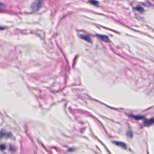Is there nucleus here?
Masks as SVG:
<instances>
[{
  "label": "nucleus",
  "instance_id": "f03ea898",
  "mask_svg": "<svg viewBox=\"0 0 154 154\" xmlns=\"http://www.w3.org/2000/svg\"><path fill=\"white\" fill-rule=\"evenodd\" d=\"M43 0H36L31 5V8L33 12L38 10L42 6Z\"/></svg>",
  "mask_w": 154,
  "mask_h": 154
},
{
  "label": "nucleus",
  "instance_id": "39448f33",
  "mask_svg": "<svg viewBox=\"0 0 154 154\" xmlns=\"http://www.w3.org/2000/svg\"><path fill=\"white\" fill-rule=\"evenodd\" d=\"M0 12H7L8 13H11V11L8 10L6 9L5 4L1 2H0Z\"/></svg>",
  "mask_w": 154,
  "mask_h": 154
},
{
  "label": "nucleus",
  "instance_id": "423d86ee",
  "mask_svg": "<svg viewBox=\"0 0 154 154\" xmlns=\"http://www.w3.org/2000/svg\"><path fill=\"white\" fill-rule=\"evenodd\" d=\"M113 143L117 146L119 147H121L125 150L127 149L126 144L123 142L119 141H114Z\"/></svg>",
  "mask_w": 154,
  "mask_h": 154
},
{
  "label": "nucleus",
  "instance_id": "412c9836",
  "mask_svg": "<svg viewBox=\"0 0 154 154\" xmlns=\"http://www.w3.org/2000/svg\"><path fill=\"white\" fill-rule=\"evenodd\" d=\"M97 139L99 141H100L102 144H103V143H102V142H101L100 140H99L97 138Z\"/></svg>",
  "mask_w": 154,
  "mask_h": 154
},
{
  "label": "nucleus",
  "instance_id": "a211bd4d",
  "mask_svg": "<svg viewBox=\"0 0 154 154\" xmlns=\"http://www.w3.org/2000/svg\"><path fill=\"white\" fill-rule=\"evenodd\" d=\"M5 28L4 27H0V30H2L4 29Z\"/></svg>",
  "mask_w": 154,
  "mask_h": 154
},
{
  "label": "nucleus",
  "instance_id": "ddd939ff",
  "mask_svg": "<svg viewBox=\"0 0 154 154\" xmlns=\"http://www.w3.org/2000/svg\"><path fill=\"white\" fill-rule=\"evenodd\" d=\"M77 57H78L77 56H76L75 57V59H74V60L73 62V66H74V65L76 64V60H77Z\"/></svg>",
  "mask_w": 154,
  "mask_h": 154
},
{
  "label": "nucleus",
  "instance_id": "0eeeda50",
  "mask_svg": "<svg viewBox=\"0 0 154 154\" xmlns=\"http://www.w3.org/2000/svg\"><path fill=\"white\" fill-rule=\"evenodd\" d=\"M97 37L99 39L104 42H108L109 41V39L108 37L105 35H97Z\"/></svg>",
  "mask_w": 154,
  "mask_h": 154
},
{
  "label": "nucleus",
  "instance_id": "aec40b11",
  "mask_svg": "<svg viewBox=\"0 0 154 154\" xmlns=\"http://www.w3.org/2000/svg\"><path fill=\"white\" fill-rule=\"evenodd\" d=\"M84 128H82V129H81V130H80V132L82 133L83 131V130H84Z\"/></svg>",
  "mask_w": 154,
  "mask_h": 154
},
{
  "label": "nucleus",
  "instance_id": "2eb2a0df",
  "mask_svg": "<svg viewBox=\"0 0 154 154\" xmlns=\"http://www.w3.org/2000/svg\"><path fill=\"white\" fill-rule=\"evenodd\" d=\"M74 150V149L73 148H69L68 149V151L69 152H72V151H73Z\"/></svg>",
  "mask_w": 154,
  "mask_h": 154
},
{
  "label": "nucleus",
  "instance_id": "6e6552de",
  "mask_svg": "<svg viewBox=\"0 0 154 154\" xmlns=\"http://www.w3.org/2000/svg\"><path fill=\"white\" fill-rule=\"evenodd\" d=\"M126 134L127 136L130 138H132L133 137V133L131 128L130 127L128 126V129L126 131Z\"/></svg>",
  "mask_w": 154,
  "mask_h": 154
},
{
  "label": "nucleus",
  "instance_id": "5701e85b",
  "mask_svg": "<svg viewBox=\"0 0 154 154\" xmlns=\"http://www.w3.org/2000/svg\"><path fill=\"white\" fill-rule=\"evenodd\" d=\"M108 151L110 154H111L110 152L108 150Z\"/></svg>",
  "mask_w": 154,
  "mask_h": 154
},
{
  "label": "nucleus",
  "instance_id": "b1692460",
  "mask_svg": "<svg viewBox=\"0 0 154 154\" xmlns=\"http://www.w3.org/2000/svg\"><path fill=\"white\" fill-rule=\"evenodd\" d=\"M49 153H50V154H52L51 152H50Z\"/></svg>",
  "mask_w": 154,
  "mask_h": 154
},
{
  "label": "nucleus",
  "instance_id": "f257e3e1",
  "mask_svg": "<svg viewBox=\"0 0 154 154\" xmlns=\"http://www.w3.org/2000/svg\"><path fill=\"white\" fill-rule=\"evenodd\" d=\"M129 116L136 120H143V124L140 125V128H142L143 126L148 127L154 124V118L148 119H146L144 115L135 116L132 114H129Z\"/></svg>",
  "mask_w": 154,
  "mask_h": 154
},
{
  "label": "nucleus",
  "instance_id": "9d476101",
  "mask_svg": "<svg viewBox=\"0 0 154 154\" xmlns=\"http://www.w3.org/2000/svg\"><path fill=\"white\" fill-rule=\"evenodd\" d=\"M89 2L91 4L95 6H97L98 5V2L95 0H90L89 1Z\"/></svg>",
  "mask_w": 154,
  "mask_h": 154
},
{
  "label": "nucleus",
  "instance_id": "4468645a",
  "mask_svg": "<svg viewBox=\"0 0 154 154\" xmlns=\"http://www.w3.org/2000/svg\"><path fill=\"white\" fill-rule=\"evenodd\" d=\"M5 146L4 144H1L0 146V149H3L5 148Z\"/></svg>",
  "mask_w": 154,
  "mask_h": 154
},
{
  "label": "nucleus",
  "instance_id": "f8f14e48",
  "mask_svg": "<svg viewBox=\"0 0 154 154\" xmlns=\"http://www.w3.org/2000/svg\"><path fill=\"white\" fill-rule=\"evenodd\" d=\"M111 109H113L115 110L118 111H121L122 110H123V109L122 108H119V109H117L115 108H111Z\"/></svg>",
  "mask_w": 154,
  "mask_h": 154
},
{
  "label": "nucleus",
  "instance_id": "4be33fe9",
  "mask_svg": "<svg viewBox=\"0 0 154 154\" xmlns=\"http://www.w3.org/2000/svg\"><path fill=\"white\" fill-rule=\"evenodd\" d=\"M109 120L111 121H113V120L112 119H109Z\"/></svg>",
  "mask_w": 154,
  "mask_h": 154
},
{
  "label": "nucleus",
  "instance_id": "7ed1b4c3",
  "mask_svg": "<svg viewBox=\"0 0 154 154\" xmlns=\"http://www.w3.org/2000/svg\"><path fill=\"white\" fill-rule=\"evenodd\" d=\"M12 137V133L10 132L6 131L3 129L1 130L0 131V139L2 137L6 138H11Z\"/></svg>",
  "mask_w": 154,
  "mask_h": 154
},
{
  "label": "nucleus",
  "instance_id": "1a4fd4ad",
  "mask_svg": "<svg viewBox=\"0 0 154 154\" xmlns=\"http://www.w3.org/2000/svg\"><path fill=\"white\" fill-rule=\"evenodd\" d=\"M134 9L140 13H143L144 12V10L143 8L140 6H137L134 8Z\"/></svg>",
  "mask_w": 154,
  "mask_h": 154
},
{
  "label": "nucleus",
  "instance_id": "9b49d317",
  "mask_svg": "<svg viewBox=\"0 0 154 154\" xmlns=\"http://www.w3.org/2000/svg\"><path fill=\"white\" fill-rule=\"evenodd\" d=\"M9 150L10 151L12 152H14L15 151V148L14 146H13L11 144H9Z\"/></svg>",
  "mask_w": 154,
  "mask_h": 154
},
{
  "label": "nucleus",
  "instance_id": "dca6fc26",
  "mask_svg": "<svg viewBox=\"0 0 154 154\" xmlns=\"http://www.w3.org/2000/svg\"><path fill=\"white\" fill-rule=\"evenodd\" d=\"M53 148L57 152H59L60 151L59 149L57 148L56 147H54Z\"/></svg>",
  "mask_w": 154,
  "mask_h": 154
},
{
  "label": "nucleus",
  "instance_id": "6ab92c4d",
  "mask_svg": "<svg viewBox=\"0 0 154 154\" xmlns=\"http://www.w3.org/2000/svg\"><path fill=\"white\" fill-rule=\"evenodd\" d=\"M104 28H105V29H107L110 30L112 31H114L113 30H112V29H109V28H106V27H104Z\"/></svg>",
  "mask_w": 154,
  "mask_h": 154
},
{
  "label": "nucleus",
  "instance_id": "f3484780",
  "mask_svg": "<svg viewBox=\"0 0 154 154\" xmlns=\"http://www.w3.org/2000/svg\"><path fill=\"white\" fill-rule=\"evenodd\" d=\"M142 4L143 5H146V4H147H147H148H148H150V3H149V2H146V3H142Z\"/></svg>",
  "mask_w": 154,
  "mask_h": 154
},
{
  "label": "nucleus",
  "instance_id": "20e7f679",
  "mask_svg": "<svg viewBox=\"0 0 154 154\" xmlns=\"http://www.w3.org/2000/svg\"><path fill=\"white\" fill-rule=\"evenodd\" d=\"M79 37L80 38L85 40L89 43H91L92 42L91 38L90 37V35L88 33H86L85 35H79Z\"/></svg>",
  "mask_w": 154,
  "mask_h": 154
}]
</instances>
